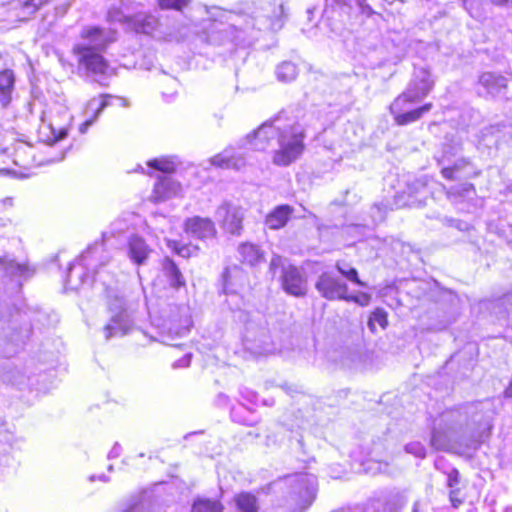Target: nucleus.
I'll return each instance as SVG.
<instances>
[{"label":"nucleus","instance_id":"obj_1","mask_svg":"<svg viewBox=\"0 0 512 512\" xmlns=\"http://www.w3.org/2000/svg\"><path fill=\"white\" fill-rule=\"evenodd\" d=\"M279 112L262 122L245 136V140L255 151H266L276 138L278 148L274 150L272 162L276 166L286 167L298 160L305 151V132L298 126L291 125L281 130L276 122L282 119Z\"/></svg>","mask_w":512,"mask_h":512},{"label":"nucleus","instance_id":"obj_2","mask_svg":"<svg viewBox=\"0 0 512 512\" xmlns=\"http://www.w3.org/2000/svg\"><path fill=\"white\" fill-rule=\"evenodd\" d=\"M434 87V82L428 78L420 80L419 84L406 89L391 102L389 112L397 126H407L419 121L423 115L433 108L431 102L406 111V107L426 98Z\"/></svg>","mask_w":512,"mask_h":512},{"label":"nucleus","instance_id":"obj_3","mask_svg":"<svg viewBox=\"0 0 512 512\" xmlns=\"http://www.w3.org/2000/svg\"><path fill=\"white\" fill-rule=\"evenodd\" d=\"M160 268L152 287L158 299L167 305H175L178 300V292L187 290V280L177 262L169 257H163L160 262Z\"/></svg>","mask_w":512,"mask_h":512},{"label":"nucleus","instance_id":"obj_4","mask_svg":"<svg viewBox=\"0 0 512 512\" xmlns=\"http://www.w3.org/2000/svg\"><path fill=\"white\" fill-rule=\"evenodd\" d=\"M43 163L35 157L34 147L22 140L15 141L11 147L0 149L1 174H25Z\"/></svg>","mask_w":512,"mask_h":512},{"label":"nucleus","instance_id":"obj_5","mask_svg":"<svg viewBox=\"0 0 512 512\" xmlns=\"http://www.w3.org/2000/svg\"><path fill=\"white\" fill-rule=\"evenodd\" d=\"M72 52L77 56L78 65L93 75H106L110 70L109 62L95 47L78 44L73 47Z\"/></svg>","mask_w":512,"mask_h":512},{"label":"nucleus","instance_id":"obj_6","mask_svg":"<svg viewBox=\"0 0 512 512\" xmlns=\"http://www.w3.org/2000/svg\"><path fill=\"white\" fill-rule=\"evenodd\" d=\"M183 231L200 241L215 239L218 235L215 222L209 217L192 216L183 222Z\"/></svg>","mask_w":512,"mask_h":512},{"label":"nucleus","instance_id":"obj_7","mask_svg":"<svg viewBox=\"0 0 512 512\" xmlns=\"http://www.w3.org/2000/svg\"><path fill=\"white\" fill-rule=\"evenodd\" d=\"M281 288L294 297H305L308 293L307 280L294 265L284 267L280 277Z\"/></svg>","mask_w":512,"mask_h":512},{"label":"nucleus","instance_id":"obj_8","mask_svg":"<svg viewBox=\"0 0 512 512\" xmlns=\"http://www.w3.org/2000/svg\"><path fill=\"white\" fill-rule=\"evenodd\" d=\"M315 288L323 298L330 301L343 300L346 291H348L346 283L327 272L320 275L315 283Z\"/></svg>","mask_w":512,"mask_h":512},{"label":"nucleus","instance_id":"obj_9","mask_svg":"<svg viewBox=\"0 0 512 512\" xmlns=\"http://www.w3.org/2000/svg\"><path fill=\"white\" fill-rule=\"evenodd\" d=\"M220 209L223 211L220 221L223 231L231 236H240L244 231V215L241 209L229 203L222 204Z\"/></svg>","mask_w":512,"mask_h":512},{"label":"nucleus","instance_id":"obj_10","mask_svg":"<svg viewBox=\"0 0 512 512\" xmlns=\"http://www.w3.org/2000/svg\"><path fill=\"white\" fill-rule=\"evenodd\" d=\"M16 74L10 68L0 70V107L9 109L16 91Z\"/></svg>","mask_w":512,"mask_h":512},{"label":"nucleus","instance_id":"obj_11","mask_svg":"<svg viewBox=\"0 0 512 512\" xmlns=\"http://www.w3.org/2000/svg\"><path fill=\"white\" fill-rule=\"evenodd\" d=\"M181 191V184L168 176L159 177L154 184L150 200L153 203L163 202Z\"/></svg>","mask_w":512,"mask_h":512},{"label":"nucleus","instance_id":"obj_12","mask_svg":"<svg viewBox=\"0 0 512 512\" xmlns=\"http://www.w3.org/2000/svg\"><path fill=\"white\" fill-rule=\"evenodd\" d=\"M39 9L37 0H11L7 12L13 21L23 22L29 20Z\"/></svg>","mask_w":512,"mask_h":512},{"label":"nucleus","instance_id":"obj_13","mask_svg":"<svg viewBox=\"0 0 512 512\" xmlns=\"http://www.w3.org/2000/svg\"><path fill=\"white\" fill-rule=\"evenodd\" d=\"M239 261L242 265L255 267L265 260V253L257 244L249 241L242 242L237 247Z\"/></svg>","mask_w":512,"mask_h":512},{"label":"nucleus","instance_id":"obj_14","mask_svg":"<svg viewBox=\"0 0 512 512\" xmlns=\"http://www.w3.org/2000/svg\"><path fill=\"white\" fill-rule=\"evenodd\" d=\"M293 212L289 204L278 205L266 215L265 224L271 230H279L287 225Z\"/></svg>","mask_w":512,"mask_h":512},{"label":"nucleus","instance_id":"obj_15","mask_svg":"<svg viewBox=\"0 0 512 512\" xmlns=\"http://www.w3.org/2000/svg\"><path fill=\"white\" fill-rule=\"evenodd\" d=\"M491 432L492 426L490 424H486L475 429L464 443L463 451H461L459 454L464 455L467 452H475L480 449L490 439Z\"/></svg>","mask_w":512,"mask_h":512},{"label":"nucleus","instance_id":"obj_16","mask_svg":"<svg viewBox=\"0 0 512 512\" xmlns=\"http://www.w3.org/2000/svg\"><path fill=\"white\" fill-rule=\"evenodd\" d=\"M128 256L136 265H142L148 259L151 249L146 241L139 236H132L127 244Z\"/></svg>","mask_w":512,"mask_h":512},{"label":"nucleus","instance_id":"obj_17","mask_svg":"<svg viewBox=\"0 0 512 512\" xmlns=\"http://www.w3.org/2000/svg\"><path fill=\"white\" fill-rule=\"evenodd\" d=\"M225 506L222 501V495L211 498L207 496H197L190 508V512H224Z\"/></svg>","mask_w":512,"mask_h":512},{"label":"nucleus","instance_id":"obj_18","mask_svg":"<svg viewBox=\"0 0 512 512\" xmlns=\"http://www.w3.org/2000/svg\"><path fill=\"white\" fill-rule=\"evenodd\" d=\"M478 84L487 93L500 92L507 88V79L501 74L484 72L479 76Z\"/></svg>","mask_w":512,"mask_h":512},{"label":"nucleus","instance_id":"obj_19","mask_svg":"<svg viewBox=\"0 0 512 512\" xmlns=\"http://www.w3.org/2000/svg\"><path fill=\"white\" fill-rule=\"evenodd\" d=\"M461 475L457 468H452L447 473V486L450 488L449 501L454 508L460 507L464 503V496L460 493L459 484Z\"/></svg>","mask_w":512,"mask_h":512},{"label":"nucleus","instance_id":"obj_20","mask_svg":"<svg viewBox=\"0 0 512 512\" xmlns=\"http://www.w3.org/2000/svg\"><path fill=\"white\" fill-rule=\"evenodd\" d=\"M210 163L218 168L236 170L240 169L243 165L242 158L230 154L227 149L212 156Z\"/></svg>","mask_w":512,"mask_h":512},{"label":"nucleus","instance_id":"obj_21","mask_svg":"<svg viewBox=\"0 0 512 512\" xmlns=\"http://www.w3.org/2000/svg\"><path fill=\"white\" fill-rule=\"evenodd\" d=\"M233 501L240 512H259L257 497L248 491H242L234 495Z\"/></svg>","mask_w":512,"mask_h":512},{"label":"nucleus","instance_id":"obj_22","mask_svg":"<svg viewBox=\"0 0 512 512\" xmlns=\"http://www.w3.org/2000/svg\"><path fill=\"white\" fill-rule=\"evenodd\" d=\"M377 325L383 330L389 326V314L381 307L375 308L368 315L367 326L372 334L377 333Z\"/></svg>","mask_w":512,"mask_h":512},{"label":"nucleus","instance_id":"obj_23","mask_svg":"<svg viewBox=\"0 0 512 512\" xmlns=\"http://www.w3.org/2000/svg\"><path fill=\"white\" fill-rule=\"evenodd\" d=\"M112 98H113V96L110 94H101L99 96L100 102H99L98 107L93 112V114L88 119H86L83 123H81L79 126V131L81 133L87 132L89 127L97 121L98 117L104 111V109L110 105Z\"/></svg>","mask_w":512,"mask_h":512},{"label":"nucleus","instance_id":"obj_24","mask_svg":"<svg viewBox=\"0 0 512 512\" xmlns=\"http://www.w3.org/2000/svg\"><path fill=\"white\" fill-rule=\"evenodd\" d=\"M166 245L175 255L186 259L190 258L193 255L192 249L195 251L200 250V247L198 245L191 246L190 244L182 243L174 239L167 240Z\"/></svg>","mask_w":512,"mask_h":512},{"label":"nucleus","instance_id":"obj_25","mask_svg":"<svg viewBox=\"0 0 512 512\" xmlns=\"http://www.w3.org/2000/svg\"><path fill=\"white\" fill-rule=\"evenodd\" d=\"M468 165H470V161L467 159H462L453 165L443 167L440 173L444 179L448 181H455L459 178V174L463 171V169Z\"/></svg>","mask_w":512,"mask_h":512},{"label":"nucleus","instance_id":"obj_26","mask_svg":"<svg viewBox=\"0 0 512 512\" xmlns=\"http://www.w3.org/2000/svg\"><path fill=\"white\" fill-rule=\"evenodd\" d=\"M147 166L165 174H172L176 171L175 162L166 157L151 159L147 161Z\"/></svg>","mask_w":512,"mask_h":512},{"label":"nucleus","instance_id":"obj_27","mask_svg":"<svg viewBox=\"0 0 512 512\" xmlns=\"http://www.w3.org/2000/svg\"><path fill=\"white\" fill-rule=\"evenodd\" d=\"M337 271L347 280L355 283L358 286H365V283L359 278L358 271L354 267H347L343 261L335 263Z\"/></svg>","mask_w":512,"mask_h":512},{"label":"nucleus","instance_id":"obj_28","mask_svg":"<svg viewBox=\"0 0 512 512\" xmlns=\"http://www.w3.org/2000/svg\"><path fill=\"white\" fill-rule=\"evenodd\" d=\"M343 301L355 303L360 307H367L370 305L372 301V296L370 293L367 292H358L357 294H350L348 291H346L345 298H343Z\"/></svg>","mask_w":512,"mask_h":512},{"label":"nucleus","instance_id":"obj_29","mask_svg":"<svg viewBox=\"0 0 512 512\" xmlns=\"http://www.w3.org/2000/svg\"><path fill=\"white\" fill-rule=\"evenodd\" d=\"M449 442L446 431L441 429H433L431 432L430 444L437 450H443Z\"/></svg>","mask_w":512,"mask_h":512},{"label":"nucleus","instance_id":"obj_30","mask_svg":"<svg viewBox=\"0 0 512 512\" xmlns=\"http://www.w3.org/2000/svg\"><path fill=\"white\" fill-rule=\"evenodd\" d=\"M190 0H158V6L162 10L181 11L188 5Z\"/></svg>","mask_w":512,"mask_h":512},{"label":"nucleus","instance_id":"obj_31","mask_svg":"<svg viewBox=\"0 0 512 512\" xmlns=\"http://www.w3.org/2000/svg\"><path fill=\"white\" fill-rule=\"evenodd\" d=\"M103 36V29L97 26H88L82 29L80 37L89 41H96Z\"/></svg>","mask_w":512,"mask_h":512},{"label":"nucleus","instance_id":"obj_32","mask_svg":"<svg viewBox=\"0 0 512 512\" xmlns=\"http://www.w3.org/2000/svg\"><path fill=\"white\" fill-rule=\"evenodd\" d=\"M475 186L472 183H465L462 185L461 190H450L446 192V195L448 197L450 196H462L469 192H474Z\"/></svg>","mask_w":512,"mask_h":512},{"label":"nucleus","instance_id":"obj_33","mask_svg":"<svg viewBox=\"0 0 512 512\" xmlns=\"http://www.w3.org/2000/svg\"><path fill=\"white\" fill-rule=\"evenodd\" d=\"M224 288H228L232 284V272L229 267L225 268L221 275Z\"/></svg>","mask_w":512,"mask_h":512},{"label":"nucleus","instance_id":"obj_34","mask_svg":"<svg viewBox=\"0 0 512 512\" xmlns=\"http://www.w3.org/2000/svg\"><path fill=\"white\" fill-rule=\"evenodd\" d=\"M358 4L360 6L362 14H364L366 17H371L372 15H374L375 12L373 8L367 3H365V0H359Z\"/></svg>","mask_w":512,"mask_h":512},{"label":"nucleus","instance_id":"obj_35","mask_svg":"<svg viewBox=\"0 0 512 512\" xmlns=\"http://www.w3.org/2000/svg\"><path fill=\"white\" fill-rule=\"evenodd\" d=\"M37 2L39 3L40 9L46 6H53L56 8L58 5H60L62 0H37Z\"/></svg>","mask_w":512,"mask_h":512},{"label":"nucleus","instance_id":"obj_36","mask_svg":"<svg viewBox=\"0 0 512 512\" xmlns=\"http://www.w3.org/2000/svg\"><path fill=\"white\" fill-rule=\"evenodd\" d=\"M486 3H489L491 5L495 6H504L509 3H512V0H484Z\"/></svg>","mask_w":512,"mask_h":512},{"label":"nucleus","instance_id":"obj_37","mask_svg":"<svg viewBox=\"0 0 512 512\" xmlns=\"http://www.w3.org/2000/svg\"><path fill=\"white\" fill-rule=\"evenodd\" d=\"M281 262L280 256H276L271 260L270 263V269L273 270L275 267H277Z\"/></svg>","mask_w":512,"mask_h":512},{"label":"nucleus","instance_id":"obj_38","mask_svg":"<svg viewBox=\"0 0 512 512\" xmlns=\"http://www.w3.org/2000/svg\"><path fill=\"white\" fill-rule=\"evenodd\" d=\"M281 68H289V65H282Z\"/></svg>","mask_w":512,"mask_h":512}]
</instances>
